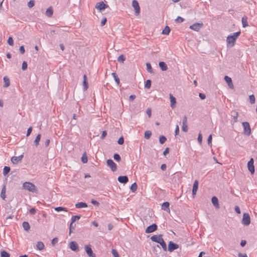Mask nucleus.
<instances>
[{
  "label": "nucleus",
  "instance_id": "61",
  "mask_svg": "<svg viewBox=\"0 0 257 257\" xmlns=\"http://www.w3.org/2000/svg\"><path fill=\"white\" fill-rule=\"evenodd\" d=\"M146 113L148 114L149 117H151V113H152V110L151 108H148L146 110Z\"/></svg>",
  "mask_w": 257,
  "mask_h": 257
},
{
  "label": "nucleus",
  "instance_id": "11",
  "mask_svg": "<svg viewBox=\"0 0 257 257\" xmlns=\"http://www.w3.org/2000/svg\"><path fill=\"white\" fill-rule=\"evenodd\" d=\"M247 168L249 171L251 173V174H253L254 173V167L253 165V159L251 158L250 160L247 163Z\"/></svg>",
  "mask_w": 257,
  "mask_h": 257
},
{
  "label": "nucleus",
  "instance_id": "63",
  "mask_svg": "<svg viewBox=\"0 0 257 257\" xmlns=\"http://www.w3.org/2000/svg\"><path fill=\"white\" fill-rule=\"evenodd\" d=\"M179 127L178 125L176 126L175 130V135L177 136L179 134Z\"/></svg>",
  "mask_w": 257,
  "mask_h": 257
},
{
  "label": "nucleus",
  "instance_id": "6",
  "mask_svg": "<svg viewBox=\"0 0 257 257\" xmlns=\"http://www.w3.org/2000/svg\"><path fill=\"white\" fill-rule=\"evenodd\" d=\"M106 163L107 165L110 167L112 172H114L116 170V165L111 159L107 160Z\"/></svg>",
  "mask_w": 257,
  "mask_h": 257
},
{
  "label": "nucleus",
  "instance_id": "59",
  "mask_svg": "<svg viewBox=\"0 0 257 257\" xmlns=\"http://www.w3.org/2000/svg\"><path fill=\"white\" fill-rule=\"evenodd\" d=\"M112 253L114 257H118L119 256L117 251L114 249H112Z\"/></svg>",
  "mask_w": 257,
  "mask_h": 257
},
{
  "label": "nucleus",
  "instance_id": "18",
  "mask_svg": "<svg viewBox=\"0 0 257 257\" xmlns=\"http://www.w3.org/2000/svg\"><path fill=\"white\" fill-rule=\"evenodd\" d=\"M119 182L125 184L128 181V178L126 176H120L117 179Z\"/></svg>",
  "mask_w": 257,
  "mask_h": 257
},
{
  "label": "nucleus",
  "instance_id": "3",
  "mask_svg": "<svg viewBox=\"0 0 257 257\" xmlns=\"http://www.w3.org/2000/svg\"><path fill=\"white\" fill-rule=\"evenodd\" d=\"M241 222L245 226H247L250 224V218L249 214L245 213L243 214Z\"/></svg>",
  "mask_w": 257,
  "mask_h": 257
},
{
  "label": "nucleus",
  "instance_id": "29",
  "mask_svg": "<svg viewBox=\"0 0 257 257\" xmlns=\"http://www.w3.org/2000/svg\"><path fill=\"white\" fill-rule=\"evenodd\" d=\"M23 227L24 229L28 231L30 228V226L28 222L24 221L23 223Z\"/></svg>",
  "mask_w": 257,
  "mask_h": 257
},
{
  "label": "nucleus",
  "instance_id": "12",
  "mask_svg": "<svg viewBox=\"0 0 257 257\" xmlns=\"http://www.w3.org/2000/svg\"><path fill=\"white\" fill-rule=\"evenodd\" d=\"M23 157V155H21L18 157H12L11 158V162L13 164H18L19 163L21 162Z\"/></svg>",
  "mask_w": 257,
  "mask_h": 257
},
{
  "label": "nucleus",
  "instance_id": "8",
  "mask_svg": "<svg viewBox=\"0 0 257 257\" xmlns=\"http://www.w3.org/2000/svg\"><path fill=\"white\" fill-rule=\"evenodd\" d=\"M157 225L155 223H153L147 227L145 232L147 233H152L156 231L157 229Z\"/></svg>",
  "mask_w": 257,
  "mask_h": 257
},
{
  "label": "nucleus",
  "instance_id": "4",
  "mask_svg": "<svg viewBox=\"0 0 257 257\" xmlns=\"http://www.w3.org/2000/svg\"><path fill=\"white\" fill-rule=\"evenodd\" d=\"M85 250L89 256L95 257V254L93 253L91 245L90 244L85 245L84 246Z\"/></svg>",
  "mask_w": 257,
  "mask_h": 257
},
{
  "label": "nucleus",
  "instance_id": "36",
  "mask_svg": "<svg viewBox=\"0 0 257 257\" xmlns=\"http://www.w3.org/2000/svg\"><path fill=\"white\" fill-rule=\"evenodd\" d=\"M55 210L56 211H64L65 212H67L68 211L67 209L65 207H57L54 208Z\"/></svg>",
  "mask_w": 257,
  "mask_h": 257
},
{
  "label": "nucleus",
  "instance_id": "50",
  "mask_svg": "<svg viewBox=\"0 0 257 257\" xmlns=\"http://www.w3.org/2000/svg\"><path fill=\"white\" fill-rule=\"evenodd\" d=\"M250 102L253 104L255 102V97L254 95L252 94L249 96Z\"/></svg>",
  "mask_w": 257,
  "mask_h": 257
},
{
  "label": "nucleus",
  "instance_id": "16",
  "mask_svg": "<svg viewBox=\"0 0 257 257\" xmlns=\"http://www.w3.org/2000/svg\"><path fill=\"white\" fill-rule=\"evenodd\" d=\"M224 80L227 83L228 86L230 88H233V84L232 81V79L230 77L228 76H225Z\"/></svg>",
  "mask_w": 257,
  "mask_h": 257
},
{
  "label": "nucleus",
  "instance_id": "37",
  "mask_svg": "<svg viewBox=\"0 0 257 257\" xmlns=\"http://www.w3.org/2000/svg\"><path fill=\"white\" fill-rule=\"evenodd\" d=\"M152 133L150 131H147L145 132L144 137L146 139H149L151 136Z\"/></svg>",
  "mask_w": 257,
  "mask_h": 257
},
{
  "label": "nucleus",
  "instance_id": "33",
  "mask_svg": "<svg viewBox=\"0 0 257 257\" xmlns=\"http://www.w3.org/2000/svg\"><path fill=\"white\" fill-rule=\"evenodd\" d=\"M6 186H4L3 187L1 193V196L2 198L3 199H5L6 198Z\"/></svg>",
  "mask_w": 257,
  "mask_h": 257
},
{
  "label": "nucleus",
  "instance_id": "22",
  "mask_svg": "<svg viewBox=\"0 0 257 257\" xmlns=\"http://www.w3.org/2000/svg\"><path fill=\"white\" fill-rule=\"evenodd\" d=\"M159 66L163 71H166L168 69V66L164 62H160L159 63Z\"/></svg>",
  "mask_w": 257,
  "mask_h": 257
},
{
  "label": "nucleus",
  "instance_id": "23",
  "mask_svg": "<svg viewBox=\"0 0 257 257\" xmlns=\"http://www.w3.org/2000/svg\"><path fill=\"white\" fill-rule=\"evenodd\" d=\"M75 206L77 208H85L87 207V204L85 202H80L76 203Z\"/></svg>",
  "mask_w": 257,
  "mask_h": 257
},
{
  "label": "nucleus",
  "instance_id": "31",
  "mask_svg": "<svg viewBox=\"0 0 257 257\" xmlns=\"http://www.w3.org/2000/svg\"><path fill=\"white\" fill-rule=\"evenodd\" d=\"M146 67H147V71L151 73V74H153L154 73V72L152 68V66H151V65L150 63H146Z\"/></svg>",
  "mask_w": 257,
  "mask_h": 257
},
{
  "label": "nucleus",
  "instance_id": "47",
  "mask_svg": "<svg viewBox=\"0 0 257 257\" xmlns=\"http://www.w3.org/2000/svg\"><path fill=\"white\" fill-rule=\"evenodd\" d=\"M74 222H71L69 227V234L71 233V232L73 231V230L75 229V224H73Z\"/></svg>",
  "mask_w": 257,
  "mask_h": 257
},
{
  "label": "nucleus",
  "instance_id": "51",
  "mask_svg": "<svg viewBox=\"0 0 257 257\" xmlns=\"http://www.w3.org/2000/svg\"><path fill=\"white\" fill-rule=\"evenodd\" d=\"M8 43L10 46H13V45H14V41H13V38H12V37H10L8 38Z\"/></svg>",
  "mask_w": 257,
  "mask_h": 257
},
{
  "label": "nucleus",
  "instance_id": "54",
  "mask_svg": "<svg viewBox=\"0 0 257 257\" xmlns=\"http://www.w3.org/2000/svg\"><path fill=\"white\" fill-rule=\"evenodd\" d=\"M238 116V112L235 111L234 114L232 115L234 122L237 121Z\"/></svg>",
  "mask_w": 257,
  "mask_h": 257
},
{
  "label": "nucleus",
  "instance_id": "10",
  "mask_svg": "<svg viewBox=\"0 0 257 257\" xmlns=\"http://www.w3.org/2000/svg\"><path fill=\"white\" fill-rule=\"evenodd\" d=\"M179 245L177 243H174L172 241L169 242L168 248L169 251L172 252L177 249Z\"/></svg>",
  "mask_w": 257,
  "mask_h": 257
},
{
  "label": "nucleus",
  "instance_id": "30",
  "mask_svg": "<svg viewBox=\"0 0 257 257\" xmlns=\"http://www.w3.org/2000/svg\"><path fill=\"white\" fill-rule=\"evenodd\" d=\"M41 135L40 134H38L37 136H36V138H35V140H34V144H35V145L37 147L39 145V142L40 141V139H41Z\"/></svg>",
  "mask_w": 257,
  "mask_h": 257
},
{
  "label": "nucleus",
  "instance_id": "17",
  "mask_svg": "<svg viewBox=\"0 0 257 257\" xmlns=\"http://www.w3.org/2000/svg\"><path fill=\"white\" fill-rule=\"evenodd\" d=\"M169 98L171 102V107L174 108L176 106V98L173 96L172 94H170Z\"/></svg>",
  "mask_w": 257,
  "mask_h": 257
},
{
  "label": "nucleus",
  "instance_id": "62",
  "mask_svg": "<svg viewBox=\"0 0 257 257\" xmlns=\"http://www.w3.org/2000/svg\"><path fill=\"white\" fill-rule=\"evenodd\" d=\"M32 127L30 126L28 128V129L27 130V137H28L30 135L31 133H32Z\"/></svg>",
  "mask_w": 257,
  "mask_h": 257
},
{
  "label": "nucleus",
  "instance_id": "2",
  "mask_svg": "<svg viewBox=\"0 0 257 257\" xmlns=\"http://www.w3.org/2000/svg\"><path fill=\"white\" fill-rule=\"evenodd\" d=\"M242 126L243 127L244 134L245 135L249 136L251 134V128L250 127L249 123L248 122H243L242 123Z\"/></svg>",
  "mask_w": 257,
  "mask_h": 257
},
{
  "label": "nucleus",
  "instance_id": "53",
  "mask_svg": "<svg viewBox=\"0 0 257 257\" xmlns=\"http://www.w3.org/2000/svg\"><path fill=\"white\" fill-rule=\"evenodd\" d=\"M184 21V19L180 16H178L176 19L175 22L177 23H182Z\"/></svg>",
  "mask_w": 257,
  "mask_h": 257
},
{
  "label": "nucleus",
  "instance_id": "34",
  "mask_svg": "<svg viewBox=\"0 0 257 257\" xmlns=\"http://www.w3.org/2000/svg\"><path fill=\"white\" fill-rule=\"evenodd\" d=\"M170 32V28L168 26H166L165 27V28L164 29V30H163L162 34H165V35H168L169 34Z\"/></svg>",
  "mask_w": 257,
  "mask_h": 257
},
{
  "label": "nucleus",
  "instance_id": "58",
  "mask_svg": "<svg viewBox=\"0 0 257 257\" xmlns=\"http://www.w3.org/2000/svg\"><path fill=\"white\" fill-rule=\"evenodd\" d=\"M208 144L209 146H212V135H210L207 139Z\"/></svg>",
  "mask_w": 257,
  "mask_h": 257
},
{
  "label": "nucleus",
  "instance_id": "46",
  "mask_svg": "<svg viewBox=\"0 0 257 257\" xmlns=\"http://www.w3.org/2000/svg\"><path fill=\"white\" fill-rule=\"evenodd\" d=\"M113 158L115 161L117 162H119L121 160L120 156L118 154H114L113 155Z\"/></svg>",
  "mask_w": 257,
  "mask_h": 257
},
{
  "label": "nucleus",
  "instance_id": "19",
  "mask_svg": "<svg viewBox=\"0 0 257 257\" xmlns=\"http://www.w3.org/2000/svg\"><path fill=\"white\" fill-rule=\"evenodd\" d=\"M211 201L214 207L216 209L219 208V204L218 203V198L216 196L212 197L211 199Z\"/></svg>",
  "mask_w": 257,
  "mask_h": 257
},
{
  "label": "nucleus",
  "instance_id": "44",
  "mask_svg": "<svg viewBox=\"0 0 257 257\" xmlns=\"http://www.w3.org/2000/svg\"><path fill=\"white\" fill-rule=\"evenodd\" d=\"M87 157L86 156V153H84L83 154L82 157H81V161L83 163H86L87 162Z\"/></svg>",
  "mask_w": 257,
  "mask_h": 257
},
{
  "label": "nucleus",
  "instance_id": "32",
  "mask_svg": "<svg viewBox=\"0 0 257 257\" xmlns=\"http://www.w3.org/2000/svg\"><path fill=\"white\" fill-rule=\"evenodd\" d=\"M111 75L113 78L114 79L115 82L117 83V85H118L120 83V81L118 77L117 76V74L115 72H113L112 73Z\"/></svg>",
  "mask_w": 257,
  "mask_h": 257
},
{
  "label": "nucleus",
  "instance_id": "21",
  "mask_svg": "<svg viewBox=\"0 0 257 257\" xmlns=\"http://www.w3.org/2000/svg\"><path fill=\"white\" fill-rule=\"evenodd\" d=\"M169 203L168 202H165L162 204V209L167 212H170Z\"/></svg>",
  "mask_w": 257,
  "mask_h": 257
},
{
  "label": "nucleus",
  "instance_id": "7",
  "mask_svg": "<svg viewBox=\"0 0 257 257\" xmlns=\"http://www.w3.org/2000/svg\"><path fill=\"white\" fill-rule=\"evenodd\" d=\"M108 7V5L104 4L103 2H100L99 3H97L95 6V8L100 11H102L104 10L105 9Z\"/></svg>",
  "mask_w": 257,
  "mask_h": 257
},
{
  "label": "nucleus",
  "instance_id": "64",
  "mask_svg": "<svg viewBox=\"0 0 257 257\" xmlns=\"http://www.w3.org/2000/svg\"><path fill=\"white\" fill-rule=\"evenodd\" d=\"M91 203L93 204L94 205L98 206L99 204V202H97L96 200L92 199L91 201Z\"/></svg>",
  "mask_w": 257,
  "mask_h": 257
},
{
  "label": "nucleus",
  "instance_id": "40",
  "mask_svg": "<svg viewBox=\"0 0 257 257\" xmlns=\"http://www.w3.org/2000/svg\"><path fill=\"white\" fill-rule=\"evenodd\" d=\"M125 60V57L123 55H120L117 58V61L120 63H123Z\"/></svg>",
  "mask_w": 257,
  "mask_h": 257
},
{
  "label": "nucleus",
  "instance_id": "39",
  "mask_svg": "<svg viewBox=\"0 0 257 257\" xmlns=\"http://www.w3.org/2000/svg\"><path fill=\"white\" fill-rule=\"evenodd\" d=\"M137 184L136 183H134L131 186V190L133 192H135L137 189Z\"/></svg>",
  "mask_w": 257,
  "mask_h": 257
},
{
  "label": "nucleus",
  "instance_id": "15",
  "mask_svg": "<svg viewBox=\"0 0 257 257\" xmlns=\"http://www.w3.org/2000/svg\"><path fill=\"white\" fill-rule=\"evenodd\" d=\"M162 234H159V235H154L152 236H151V239L153 241L159 243L160 241L161 240V238H162Z\"/></svg>",
  "mask_w": 257,
  "mask_h": 257
},
{
  "label": "nucleus",
  "instance_id": "38",
  "mask_svg": "<svg viewBox=\"0 0 257 257\" xmlns=\"http://www.w3.org/2000/svg\"><path fill=\"white\" fill-rule=\"evenodd\" d=\"M1 257H10V254L5 250H2L1 252Z\"/></svg>",
  "mask_w": 257,
  "mask_h": 257
},
{
  "label": "nucleus",
  "instance_id": "45",
  "mask_svg": "<svg viewBox=\"0 0 257 257\" xmlns=\"http://www.w3.org/2000/svg\"><path fill=\"white\" fill-rule=\"evenodd\" d=\"M151 86V80L150 79L147 80L146 81L145 87L147 88H150Z\"/></svg>",
  "mask_w": 257,
  "mask_h": 257
},
{
  "label": "nucleus",
  "instance_id": "5",
  "mask_svg": "<svg viewBox=\"0 0 257 257\" xmlns=\"http://www.w3.org/2000/svg\"><path fill=\"white\" fill-rule=\"evenodd\" d=\"M132 6L134 8L135 14L138 15L140 13V7L137 0H133L132 2Z\"/></svg>",
  "mask_w": 257,
  "mask_h": 257
},
{
  "label": "nucleus",
  "instance_id": "49",
  "mask_svg": "<svg viewBox=\"0 0 257 257\" xmlns=\"http://www.w3.org/2000/svg\"><path fill=\"white\" fill-rule=\"evenodd\" d=\"M80 218V215L73 216L71 218V222H74L76 220H79Z\"/></svg>",
  "mask_w": 257,
  "mask_h": 257
},
{
  "label": "nucleus",
  "instance_id": "57",
  "mask_svg": "<svg viewBox=\"0 0 257 257\" xmlns=\"http://www.w3.org/2000/svg\"><path fill=\"white\" fill-rule=\"evenodd\" d=\"M117 143L119 145H122L124 143V139L123 137H121L119 138V139L117 141Z\"/></svg>",
  "mask_w": 257,
  "mask_h": 257
},
{
  "label": "nucleus",
  "instance_id": "41",
  "mask_svg": "<svg viewBox=\"0 0 257 257\" xmlns=\"http://www.w3.org/2000/svg\"><path fill=\"white\" fill-rule=\"evenodd\" d=\"M167 140L166 138L164 136H161L159 137V142L161 144H163Z\"/></svg>",
  "mask_w": 257,
  "mask_h": 257
},
{
  "label": "nucleus",
  "instance_id": "24",
  "mask_svg": "<svg viewBox=\"0 0 257 257\" xmlns=\"http://www.w3.org/2000/svg\"><path fill=\"white\" fill-rule=\"evenodd\" d=\"M53 14V10L51 7L48 8L46 11V15L48 17H51Z\"/></svg>",
  "mask_w": 257,
  "mask_h": 257
},
{
  "label": "nucleus",
  "instance_id": "1",
  "mask_svg": "<svg viewBox=\"0 0 257 257\" xmlns=\"http://www.w3.org/2000/svg\"><path fill=\"white\" fill-rule=\"evenodd\" d=\"M23 188L30 192L37 193V189L35 185L32 183L29 182H26L23 184Z\"/></svg>",
  "mask_w": 257,
  "mask_h": 257
},
{
  "label": "nucleus",
  "instance_id": "42",
  "mask_svg": "<svg viewBox=\"0 0 257 257\" xmlns=\"http://www.w3.org/2000/svg\"><path fill=\"white\" fill-rule=\"evenodd\" d=\"M241 32L240 31L235 32L233 33L232 35H230L231 37H232L236 41L237 37L240 35Z\"/></svg>",
  "mask_w": 257,
  "mask_h": 257
},
{
  "label": "nucleus",
  "instance_id": "56",
  "mask_svg": "<svg viewBox=\"0 0 257 257\" xmlns=\"http://www.w3.org/2000/svg\"><path fill=\"white\" fill-rule=\"evenodd\" d=\"M182 129L183 132H187L188 131L187 124H182Z\"/></svg>",
  "mask_w": 257,
  "mask_h": 257
},
{
  "label": "nucleus",
  "instance_id": "60",
  "mask_svg": "<svg viewBox=\"0 0 257 257\" xmlns=\"http://www.w3.org/2000/svg\"><path fill=\"white\" fill-rule=\"evenodd\" d=\"M58 241V238L57 237H55L52 240V245H54L56 243H57Z\"/></svg>",
  "mask_w": 257,
  "mask_h": 257
},
{
  "label": "nucleus",
  "instance_id": "35",
  "mask_svg": "<svg viewBox=\"0 0 257 257\" xmlns=\"http://www.w3.org/2000/svg\"><path fill=\"white\" fill-rule=\"evenodd\" d=\"M10 167L8 166H5L3 169V174L4 176L7 175L10 171Z\"/></svg>",
  "mask_w": 257,
  "mask_h": 257
},
{
  "label": "nucleus",
  "instance_id": "28",
  "mask_svg": "<svg viewBox=\"0 0 257 257\" xmlns=\"http://www.w3.org/2000/svg\"><path fill=\"white\" fill-rule=\"evenodd\" d=\"M37 248L39 250H43L44 247V244L42 241H38L36 244Z\"/></svg>",
  "mask_w": 257,
  "mask_h": 257
},
{
  "label": "nucleus",
  "instance_id": "27",
  "mask_svg": "<svg viewBox=\"0 0 257 257\" xmlns=\"http://www.w3.org/2000/svg\"><path fill=\"white\" fill-rule=\"evenodd\" d=\"M4 87H8V86H10V79L8 77L5 76L4 77Z\"/></svg>",
  "mask_w": 257,
  "mask_h": 257
},
{
  "label": "nucleus",
  "instance_id": "14",
  "mask_svg": "<svg viewBox=\"0 0 257 257\" xmlns=\"http://www.w3.org/2000/svg\"><path fill=\"white\" fill-rule=\"evenodd\" d=\"M226 41L227 45H228L230 47H232L234 45L236 41L234 39V38H232V37L228 36L227 37Z\"/></svg>",
  "mask_w": 257,
  "mask_h": 257
},
{
  "label": "nucleus",
  "instance_id": "9",
  "mask_svg": "<svg viewBox=\"0 0 257 257\" xmlns=\"http://www.w3.org/2000/svg\"><path fill=\"white\" fill-rule=\"evenodd\" d=\"M203 24L202 23H196L195 24H193V25H191L190 26V29L191 30H193L195 31H199V30L203 27Z\"/></svg>",
  "mask_w": 257,
  "mask_h": 257
},
{
  "label": "nucleus",
  "instance_id": "25",
  "mask_svg": "<svg viewBox=\"0 0 257 257\" xmlns=\"http://www.w3.org/2000/svg\"><path fill=\"white\" fill-rule=\"evenodd\" d=\"M158 243H159L160 244V245L162 246L163 249L164 251H166L167 250V244L165 243V242L163 238H161V240L160 241V242Z\"/></svg>",
  "mask_w": 257,
  "mask_h": 257
},
{
  "label": "nucleus",
  "instance_id": "26",
  "mask_svg": "<svg viewBox=\"0 0 257 257\" xmlns=\"http://www.w3.org/2000/svg\"><path fill=\"white\" fill-rule=\"evenodd\" d=\"M242 24L243 28H245L248 26L247 18L246 16H244L242 18Z\"/></svg>",
  "mask_w": 257,
  "mask_h": 257
},
{
  "label": "nucleus",
  "instance_id": "13",
  "mask_svg": "<svg viewBox=\"0 0 257 257\" xmlns=\"http://www.w3.org/2000/svg\"><path fill=\"white\" fill-rule=\"evenodd\" d=\"M69 247L70 248L74 251L77 252L79 251V248L78 244L74 241H71L69 243Z\"/></svg>",
  "mask_w": 257,
  "mask_h": 257
},
{
  "label": "nucleus",
  "instance_id": "55",
  "mask_svg": "<svg viewBox=\"0 0 257 257\" xmlns=\"http://www.w3.org/2000/svg\"><path fill=\"white\" fill-rule=\"evenodd\" d=\"M197 140H198V143L201 145L202 144V136L200 133L198 134Z\"/></svg>",
  "mask_w": 257,
  "mask_h": 257
},
{
  "label": "nucleus",
  "instance_id": "43",
  "mask_svg": "<svg viewBox=\"0 0 257 257\" xmlns=\"http://www.w3.org/2000/svg\"><path fill=\"white\" fill-rule=\"evenodd\" d=\"M83 90L84 91L88 89V83L87 80H83Z\"/></svg>",
  "mask_w": 257,
  "mask_h": 257
},
{
  "label": "nucleus",
  "instance_id": "52",
  "mask_svg": "<svg viewBox=\"0 0 257 257\" xmlns=\"http://www.w3.org/2000/svg\"><path fill=\"white\" fill-rule=\"evenodd\" d=\"M27 67H28V64H27V62L25 61H24L22 63V70H25L27 68Z\"/></svg>",
  "mask_w": 257,
  "mask_h": 257
},
{
  "label": "nucleus",
  "instance_id": "20",
  "mask_svg": "<svg viewBox=\"0 0 257 257\" xmlns=\"http://www.w3.org/2000/svg\"><path fill=\"white\" fill-rule=\"evenodd\" d=\"M198 188V181L196 180H195V181L194 182L193 189H192V195L193 196L196 194V192H197Z\"/></svg>",
  "mask_w": 257,
  "mask_h": 257
},
{
  "label": "nucleus",
  "instance_id": "48",
  "mask_svg": "<svg viewBox=\"0 0 257 257\" xmlns=\"http://www.w3.org/2000/svg\"><path fill=\"white\" fill-rule=\"evenodd\" d=\"M35 5V1L34 0H30L28 3V7L30 8H32L33 7H34Z\"/></svg>",
  "mask_w": 257,
  "mask_h": 257
}]
</instances>
